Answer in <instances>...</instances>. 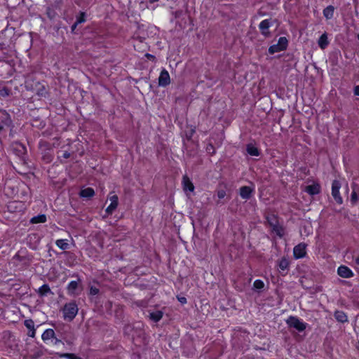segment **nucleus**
Wrapping results in <instances>:
<instances>
[{
    "label": "nucleus",
    "instance_id": "1",
    "mask_svg": "<svg viewBox=\"0 0 359 359\" xmlns=\"http://www.w3.org/2000/svg\"><path fill=\"white\" fill-rule=\"evenodd\" d=\"M15 126L11 116L6 110H0V134L5 133L8 130L12 132Z\"/></svg>",
    "mask_w": 359,
    "mask_h": 359
},
{
    "label": "nucleus",
    "instance_id": "2",
    "mask_svg": "<svg viewBox=\"0 0 359 359\" xmlns=\"http://www.w3.org/2000/svg\"><path fill=\"white\" fill-rule=\"evenodd\" d=\"M63 318L65 320L72 321L78 313L79 308L76 301H71L66 303L62 309Z\"/></svg>",
    "mask_w": 359,
    "mask_h": 359
},
{
    "label": "nucleus",
    "instance_id": "3",
    "mask_svg": "<svg viewBox=\"0 0 359 359\" xmlns=\"http://www.w3.org/2000/svg\"><path fill=\"white\" fill-rule=\"evenodd\" d=\"M286 323L290 327H293L299 332H302L306 328V323L302 322L297 317L290 316Z\"/></svg>",
    "mask_w": 359,
    "mask_h": 359
},
{
    "label": "nucleus",
    "instance_id": "4",
    "mask_svg": "<svg viewBox=\"0 0 359 359\" xmlns=\"http://www.w3.org/2000/svg\"><path fill=\"white\" fill-rule=\"evenodd\" d=\"M14 153L19 157L22 164L27 165V149L22 144H16L13 148Z\"/></svg>",
    "mask_w": 359,
    "mask_h": 359
},
{
    "label": "nucleus",
    "instance_id": "5",
    "mask_svg": "<svg viewBox=\"0 0 359 359\" xmlns=\"http://www.w3.org/2000/svg\"><path fill=\"white\" fill-rule=\"evenodd\" d=\"M341 188V183L339 180H334L332 183V196L337 202V203L341 205L343 203V199L339 194V189Z\"/></svg>",
    "mask_w": 359,
    "mask_h": 359
},
{
    "label": "nucleus",
    "instance_id": "6",
    "mask_svg": "<svg viewBox=\"0 0 359 359\" xmlns=\"http://www.w3.org/2000/svg\"><path fill=\"white\" fill-rule=\"evenodd\" d=\"M306 245L301 243L296 245L293 249V255L295 259H301L306 256Z\"/></svg>",
    "mask_w": 359,
    "mask_h": 359
},
{
    "label": "nucleus",
    "instance_id": "7",
    "mask_svg": "<svg viewBox=\"0 0 359 359\" xmlns=\"http://www.w3.org/2000/svg\"><path fill=\"white\" fill-rule=\"evenodd\" d=\"M271 25V19L264 20L259 25V29H260L262 34L265 37L271 36V33L269 31V28Z\"/></svg>",
    "mask_w": 359,
    "mask_h": 359
},
{
    "label": "nucleus",
    "instance_id": "8",
    "mask_svg": "<svg viewBox=\"0 0 359 359\" xmlns=\"http://www.w3.org/2000/svg\"><path fill=\"white\" fill-rule=\"evenodd\" d=\"M170 83V78L168 72L163 69L158 77V86L162 87H166Z\"/></svg>",
    "mask_w": 359,
    "mask_h": 359
},
{
    "label": "nucleus",
    "instance_id": "9",
    "mask_svg": "<svg viewBox=\"0 0 359 359\" xmlns=\"http://www.w3.org/2000/svg\"><path fill=\"white\" fill-rule=\"evenodd\" d=\"M337 274L342 278H349L354 276L353 271L346 266L341 265L337 269Z\"/></svg>",
    "mask_w": 359,
    "mask_h": 359
},
{
    "label": "nucleus",
    "instance_id": "10",
    "mask_svg": "<svg viewBox=\"0 0 359 359\" xmlns=\"http://www.w3.org/2000/svg\"><path fill=\"white\" fill-rule=\"evenodd\" d=\"M253 189L248 186H243L239 189V194L243 199H250L253 193Z\"/></svg>",
    "mask_w": 359,
    "mask_h": 359
},
{
    "label": "nucleus",
    "instance_id": "11",
    "mask_svg": "<svg viewBox=\"0 0 359 359\" xmlns=\"http://www.w3.org/2000/svg\"><path fill=\"white\" fill-rule=\"evenodd\" d=\"M321 191V187L319 183H313L311 185H308L305 188V191L311 196L318 194Z\"/></svg>",
    "mask_w": 359,
    "mask_h": 359
},
{
    "label": "nucleus",
    "instance_id": "12",
    "mask_svg": "<svg viewBox=\"0 0 359 359\" xmlns=\"http://www.w3.org/2000/svg\"><path fill=\"white\" fill-rule=\"evenodd\" d=\"M182 182L183 189H184V191L185 192H187V191H190V192L194 191V186L192 182L191 181V180L189 179V177L187 175H184L182 177Z\"/></svg>",
    "mask_w": 359,
    "mask_h": 359
},
{
    "label": "nucleus",
    "instance_id": "13",
    "mask_svg": "<svg viewBox=\"0 0 359 359\" xmlns=\"http://www.w3.org/2000/svg\"><path fill=\"white\" fill-rule=\"evenodd\" d=\"M111 203L110 205L106 208V212L108 215H111L113 213V212L116 209L118 204V198L116 195H114L110 197Z\"/></svg>",
    "mask_w": 359,
    "mask_h": 359
},
{
    "label": "nucleus",
    "instance_id": "14",
    "mask_svg": "<svg viewBox=\"0 0 359 359\" xmlns=\"http://www.w3.org/2000/svg\"><path fill=\"white\" fill-rule=\"evenodd\" d=\"M79 283H81V279L79 278L77 280L71 281L67 287L68 293L70 294H74L76 293V290L79 287Z\"/></svg>",
    "mask_w": 359,
    "mask_h": 359
},
{
    "label": "nucleus",
    "instance_id": "15",
    "mask_svg": "<svg viewBox=\"0 0 359 359\" xmlns=\"http://www.w3.org/2000/svg\"><path fill=\"white\" fill-rule=\"evenodd\" d=\"M318 44L321 49H325L329 44L327 34L326 32L323 33L318 39Z\"/></svg>",
    "mask_w": 359,
    "mask_h": 359
},
{
    "label": "nucleus",
    "instance_id": "16",
    "mask_svg": "<svg viewBox=\"0 0 359 359\" xmlns=\"http://www.w3.org/2000/svg\"><path fill=\"white\" fill-rule=\"evenodd\" d=\"M163 316V312L161 311H156L149 313V318L154 323H157L161 320Z\"/></svg>",
    "mask_w": 359,
    "mask_h": 359
},
{
    "label": "nucleus",
    "instance_id": "17",
    "mask_svg": "<svg viewBox=\"0 0 359 359\" xmlns=\"http://www.w3.org/2000/svg\"><path fill=\"white\" fill-rule=\"evenodd\" d=\"M335 319L339 323H346L348 321L346 314L342 311H336L334 313Z\"/></svg>",
    "mask_w": 359,
    "mask_h": 359
},
{
    "label": "nucleus",
    "instance_id": "18",
    "mask_svg": "<svg viewBox=\"0 0 359 359\" xmlns=\"http://www.w3.org/2000/svg\"><path fill=\"white\" fill-rule=\"evenodd\" d=\"M246 151L249 155L252 156H259L260 155L258 148L252 144H247Z\"/></svg>",
    "mask_w": 359,
    "mask_h": 359
},
{
    "label": "nucleus",
    "instance_id": "19",
    "mask_svg": "<svg viewBox=\"0 0 359 359\" xmlns=\"http://www.w3.org/2000/svg\"><path fill=\"white\" fill-rule=\"evenodd\" d=\"M79 194H80V196L82 198H89L93 197L95 195V191L93 188L88 187L84 189H82L80 191Z\"/></svg>",
    "mask_w": 359,
    "mask_h": 359
},
{
    "label": "nucleus",
    "instance_id": "20",
    "mask_svg": "<svg viewBox=\"0 0 359 359\" xmlns=\"http://www.w3.org/2000/svg\"><path fill=\"white\" fill-rule=\"evenodd\" d=\"M38 294L41 297H45L47 296L48 294H53V292L50 290V288L48 284H43L42 286H41L38 290Z\"/></svg>",
    "mask_w": 359,
    "mask_h": 359
},
{
    "label": "nucleus",
    "instance_id": "21",
    "mask_svg": "<svg viewBox=\"0 0 359 359\" xmlns=\"http://www.w3.org/2000/svg\"><path fill=\"white\" fill-rule=\"evenodd\" d=\"M334 7L333 6H328L323 10V15L327 20L332 19L334 16Z\"/></svg>",
    "mask_w": 359,
    "mask_h": 359
},
{
    "label": "nucleus",
    "instance_id": "22",
    "mask_svg": "<svg viewBox=\"0 0 359 359\" xmlns=\"http://www.w3.org/2000/svg\"><path fill=\"white\" fill-rule=\"evenodd\" d=\"M46 222V215L45 214H41L33 217L30 219L32 224L45 223Z\"/></svg>",
    "mask_w": 359,
    "mask_h": 359
},
{
    "label": "nucleus",
    "instance_id": "23",
    "mask_svg": "<svg viewBox=\"0 0 359 359\" xmlns=\"http://www.w3.org/2000/svg\"><path fill=\"white\" fill-rule=\"evenodd\" d=\"M41 338L43 341L48 340L50 339L55 338V334L53 329L46 330L41 335Z\"/></svg>",
    "mask_w": 359,
    "mask_h": 359
},
{
    "label": "nucleus",
    "instance_id": "24",
    "mask_svg": "<svg viewBox=\"0 0 359 359\" xmlns=\"http://www.w3.org/2000/svg\"><path fill=\"white\" fill-rule=\"evenodd\" d=\"M289 264V261L285 257L281 258V259L278 262V267L281 271H283L288 269Z\"/></svg>",
    "mask_w": 359,
    "mask_h": 359
},
{
    "label": "nucleus",
    "instance_id": "25",
    "mask_svg": "<svg viewBox=\"0 0 359 359\" xmlns=\"http://www.w3.org/2000/svg\"><path fill=\"white\" fill-rule=\"evenodd\" d=\"M278 46L283 50H285L287 49L288 46V40L285 36H281L278 39Z\"/></svg>",
    "mask_w": 359,
    "mask_h": 359
},
{
    "label": "nucleus",
    "instance_id": "26",
    "mask_svg": "<svg viewBox=\"0 0 359 359\" xmlns=\"http://www.w3.org/2000/svg\"><path fill=\"white\" fill-rule=\"evenodd\" d=\"M272 231L275 232L276 235L282 238L284 235V229L282 226H280L278 224H276L275 226H272Z\"/></svg>",
    "mask_w": 359,
    "mask_h": 359
},
{
    "label": "nucleus",
    "instance_id": "27",
    "mask_svg": "<svg viewBox=\"0 0 359 359\" xmlns=\"http://www.w3.org/2000/svg\"><path fill=\"white\" fill-rule=\"evenodd\" d=\"M56 245L61 250H65L69 248V244L64 239H58L55 242Z\"/></svg>",
    "mask_w": 359,
    "mask_h": 359
},
{
    "label": "nucleus",
    "instance_id": "28",
    "mask_svg": "<svg viewBox=\"0 0 359 359\" xmlns=\"http://www.w3.org/2000/svg\"><path fill=\"white\" fill-rule=\"evenodd\" d=\"M266 219L267 223L269 224V225L271 227L275 226L276 224H278V223L277 217L274 215H270V216H267L266 217Z\"/></svg>",
    "mask_w": 359,
    "mask_h": 359
},
{
    "label": "nucleus",
    "instance_id": "29",
    "mask_svg": "<svg viewBox=\"0 0 359 359\" xmlns=\"http://www.w3.org/2000/svg\"><path fill=\"white\" fill-rule=\"evenodd\" d=\"M56 354L59 357H60V358H67V359H82L80 357L76 356L74 353H56Z\"/></svg>",
    "mask_w": 359,
    "mask_h": 359
},
{
    "label": "nucleus",
    "instance_id": "30",
    "mask_svg": "<svg viewBox=\"0 0 359 359\" xmlns=\"http://www.w3.org/2000/svg\"><path fill=\"white\" fill-rule=\"evenodd\" d=\"M11 90L6 86L0 83V95L5 97L10 95Z\"/></svg>",
    "mask_w": 359,
    "mask_h": 359
},
{
    "label": "nucleus",
    "instance_id": "31",
    "mask_svg": "<svg viewBox=\"0 0 359 359\" xmlns=\"http://www.w3.org/2000/svg\"><path fill=\"white\" fill-rule=\"evenodd\" d=\"M216 192L217 196L219 199L224 198L226 195L225 188L222 187V186H219V187L217 189Z\"/></svg>",
    "mask_w": 359,
    "mask_h": 359
},
{
    "label": "nucleus",
    "instance_id": "32",
    "mask_svg": "<svg viewBox=\"0 0 359 359\" xmlns=\"http://www.w3.org/2000/svg\"><path fill=\"white\" fill-rule=\"evenodd\" d=\"M269 53L271 55L276 53H278V52H280V51H283V50L278 46V44H273L272 46H271L269 48V50H268Z\"/></svg>",
    "mask_w": 359,
    "mask_h": 359
},
{
    "label": "nucleus",
    "instance_id": "33",
    "mask_svg": "<svg viewBox=\"0 0 359 359\" xmlns=\"http://www.w3.org/2000/svg\"><path fill=\"white\" fill-rule=\"evenodd\" d=\"M264 287V283L262 280L257 279L253 283V287L257 290H262Z\"/></svg>",
    "mask_w": 359,
    "mask_h": 359
},
{
    "label": "nucleus",
    "instance_id": "34",
    "mask_svg": "<svg viewBox=\"0 0 359 359\" xmlns=\"http://www.w3.org/2000/svg\"><path fill=\"white\" fill-rule=\"evenodd\" d=\"M133 330L134 327L131 325L128 324L124 326L123 332L126 335H131Z\"/></svg>",
    "mask_w": 359,
    "mask_h": 359
},
{
    "label": "nucleus",
    "instance_id": "35",
    "mask_svg": "<svg viewBox=\"0 0 359 359\" xmlns=\"http://www.w3.org/2000/svg\"><path fill=\"white\" fill-rule=\"evenodd\" d=\"M86 21V13L81 12L79 15L76 17V22L79 25Z\"/></svg>",
    "mask_w": 359,
    "mask_h": 359
},
{
    "label": "nucleus",
    "instance_id": "36",
    "mask_svg": "<svg viewBox=\"0 0 359 359\" xmlns=\"http://www.w3.org/2000/svg\"><path fill=\"white\" fill-rule=\"evenodd\" d=\"M24 325L29 330L34 328V322L32 319L25 320L24 321Z\"/></svg>",
    "mask_w": 359,
    "mask_h": 359
},
{
    "label": "nucleus",
    "instance_id": "37",
    "mask_svg": "<svg viewBox=\"0 0 359 359\" xmlns=\"http://www.w3.org/2000/svg\"><path fill=\"white\" fill-rule=\"evenodd\" d=\"M42 158L46 163H50L53 158L50 154L46 152L43 155Z\"/></svg>",
    "mask_w": 359,
    "mask_h": 359
},
{
    "label": "nucleus",
    "instance_id": "38",
    "mask_svg": "<svg viewBox=\"0 0 359 359\" xmlns=\"http://www.w3.org/2000/svg\"><path fill=\"white\" fill-rule=\"evenodd\" d=\"M359 198L358 196V194L355 190H353L351 195V201L353 204H355L358 202Z\"/></svg>",
    "mask_w": 359,
    "mask_h": 359
},
{
    "label": "nucleus",
    "instance_id": "39",
    "mask_svg": "<svg viewBox=\"0 0 359 359\" xmlns=\"http://www.w3.org/2000/svg\"><path fill=\"white\" fill-rule=\"evenodd\" d=\"M37 95L42 97H46L47 95V91L46 90V88L43 86H41L38 90H37Z\"/></svg>",
    "mask_w": 359,
    "mask_h": 359
},
{
    "label": "nucleus",
    "instance_id": "40",
    "mask_svg": "<svg viewBox=\"0 0 359 359\" xmlns=\"http://www.w3.org/2000/svg\"><path fill=\"white\" fill-rule=\"evenodd\" d=\"M13 259H15V260L19 261V262H23V261H25L26 259V257H23V256H21L18 253H17L13 257Z\"/></svg>",
    "mask_w": 359,
    "mask_h": 359
},
{
    "label": "nucleus",
    "instance_id": "41",
    "mask_svg": "<svg viewBox=\"0 0 359 359\" xmlns=\"http://www.w3.org/2000/svg\"><path fill=\"white\" fill-rule=\"evenodd\" d=\"M90 292L91 294L95 295L99 293V289H97V287H91Z\"/></svg>",
    "mask_w": 359,
    "mask_h": 359
},
{
    "label": "nucleus",
    "instance_id": "42",
    "mask_svg": "<svg viewBox=\"0 0 359 359\" xmlns=\"http://www.w3.org/2000/svg\"><path fill=\"white\" fill-rule=\"evenodd\" d=\"M145 57L148 59V60H155L156 59V57L150 53H146L145 54Z\"/></svg>",
    "mask_w": 359,
    "mask_h": 359
},
{
    "label": "nucleus",
    "instance_id": "43",
    "mask_svg": "<svg viewBox=\"0 0 359 359\" xmlns=\"http://www.w3.org/2000/svg\"><path fill=\"white\" fill-rule=\"evenodd\" d=\"M6 335H8V339H9V340H11V341H14V340H15V337H14V335H13V334H12V333H11V332H8L5 334V337H6Z\"/></svg>",
    "mask_w": 359,
    "mask_h": 359
},
{
    "label": "nucleus",
    "instance_id": "44",
    "mask_svg": "<svg viewBox=\"0 0 359 359\" xmlns=\"http://www.w3.org/2000/svg\"><path fill=\"white\" fill-rule=\"evenodd\" d=\"M35 333H36V330L35 329H32V330H29V332L28 334V335L30 337H34L35 336Z\"/></svg>",
    "mask_w": 359,
    "mask_h": 359
},
{
    "label": "nucleus",
    "instance_id": "45",
    "mask_svg": "<svg viewBox=\"0 0 359 359\" xmlns=\"http://www.w3.org/2000/svg\"><path fill=\"white\" fill-rule=\"evenodd\" d=\"M70 156H71V154L67 151H65L62 154V157L65 158H69L70 157Z\"/></svg>",
    "mask_w": 359,
    "mask_h": 359
},
{
    "label": "nucleus",
    "instance_id": "46",
    "mask_svg": "<svg viewBox=\"0 0 359 359\" xmlns=\"http://www.w3.org/2000/svg\"><path fill=\"white\" fill-rule=\"evenodd\" d=\"M178 300L180 302H181L182 304H185L187 303V299L184 297H178Z\"/></svg>",
    "mask_w": 359,
    "mask_h": 359
},
{
    "label": "nucleus",
    "instance_id": "47",
    "mask_svg": "<svg viewBox=\"0 0 359 359\" xmlns=\"http://www.w3.org/2000/svg\"><path fill=\"white\" fill-rule=\"evenodd\" d=\"M354 94L359 96V85L354 88Z\"/></svg>",
    "mask_w": 359,
    "mask_h": 359
},
{
    "label": "nucleus",
    "instance_id": "48",
    "mask_svg": "<svg viewBox=\"0 0 359 359\" xmlns=\"http://www.w3.org/2000/svg\"><path fill=\"white\" fill-rule=\"evenodd\" d=\"M78 24L75 22L71 27V30H72V32H74V31L77 27Z\"/></svg>",
    "mask_w": 359,
    "mask_h": 359
},
{
    "label": "nucleus",
    "instance_id": "49",
    "mask_svg": "<svg viewBox=\"0 0 359 359\" xmlns=\"http://www.w3.org/2000/svg\"><path fill=\"white\" fill-rule=\"evenodd\" d=\"M55 341H54V344H55V345H57V344H64V343L62 341V340L58 339H57L56 337H55Z\"/></svg>",
    "mask_w": 359,
    "mask_h": 359
},
{
    "label": "nucleus",
    "instance_id": "50",
    "mask_svg": "<svg viewBox=\"0 0 359 359\" xmlns=\"http://www.w3.org/2000/svg\"><path fill=\"white\" fill-rule=\"evenodd\" d=\"M52 11H52L50 8H48V10H47V14H48V16L50 18H53V16L51 15V12H52Z\"/></svg>",
    "mask_w": 359,
    "mask_h": 359
},
{
    "label": "nucleus",
    "instance_id": "51",
    "mask_svg": "<svg viewBox=\"0 0 359 359\" xmlns=\"http://www.w3.org/2000/svg\"><path fill=\"white\" fill-rule=\"evenodd\" d=\"M355 262L357 265L359 266V256L355 259Z\"/></svg>",
    "mask_w": 359,
    "mask_h": 359
},
{
    "label": "nucleus",
    "instance_id": "52",
    "mask_svg": "<svg viewBox=\"0 0 359 359\" xmlns=\"http://www.w3.org/2000/svg\"><path fill=\"white\" fill-rule=\"evenodd\" d=\"M148 1H149V3L153 4V3L158 1L159 0H148Z\"/></svg>",
    "mask_w": 359,
    "mask_h": 359
},
{
    "label": "nucleus",
    "instance_id": "53",
    "mask_svg": "<svg viewBox=\"0 0 359 359\" xmlns=\"http://www.w3.org/2000/svg\"><path fill=\"white\" fill-rule=\"evenodd\" d=\"M68 344H72V343L71 341H67Z\"/></svg>",
    "mask_w": 359,
    "mask_h": 359
},
{
    "label": "nucleus",
    "instance_id": "54",
    "mask_svg": "<svg viewBox=\"0 0 359 359\" xmlns=\"http://www.w3.org/2000/svg\"><path fill=\"white\" fill-rule=\"evenodd\" d=\"M358 39H359V34H358Z\"/></svg>",
    "mask_w": 359,
    "mask_h": 359
}]
</instances>
